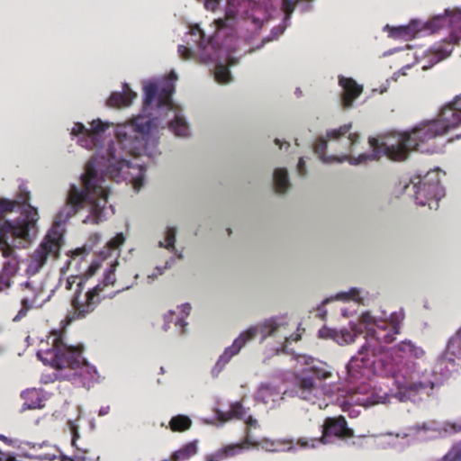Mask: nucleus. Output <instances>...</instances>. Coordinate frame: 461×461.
Returning a JSON list of instances; mask_svg holds the SVG:
<instances>
[{
	"label": "nucleus",
	"mask_w": 461,
	"mask_h": 461,
	"mask_svg": "<svg viewBox=\"0 0 461 461\" xmlns=\"http://www.w3.org/2000/svg\"><path fill=\"white\" fill-rule=\"evenodd\" d=\"M403 319L402 310L392 312L388 318L368 311L361 312L365 343L346 366L347 387L326 382L333 378L332 368L327 363L308 355L294 356V373L287 372L286 375H293L298 383V396L320 409L327 407L335 396L339 399L348 395L347 402L369 407L385 403L391 396L401 402L415 401L433 390L438 384L437 375L420 346L405 339L385 349L400 332Z\"/></svg>",
	"instance_id": "f257e3e1"
},
{
	"label": "nucleus",
	"mask_w": 461,
	"mask_h": 461,
	"mask_svg": "<svg viewBox=\"0 0 461 461\" xmlns=\"http://www.w3.org/2000/svg\"><path fill=\"white\" fill-rule=\"evenodd\" d=\"M177 76L171 71L167 78H153L143 82V109L140 114L114 124L95 118L86 123L76 122L69 128L71 140L82 149L93 152L86 166L92 176L104 174L115 182L131 184L135 192L145 185L146 168L134 164L130 158L158 154V140L152 133L168 127L177 137L186 138L191 129L181 107L172 100Z\"/></svg>",
	"instance_id": "f03ea898"
},
{
	"label": "nucleus",
	"mask_w": 461,
	"mask_h": 461,
	"mask_svg": "<svg viewBox=\"0 0 461 461\" xmlns=\"http://www.w3.org/2000/svg\"><path fill=\"white\" fill-rule=\"evenodd\" d=\"M92 167L86 166L81 176L82 188L72 185L67 203L59 211L54 226L49 230L37 249L30 255L25 273L32 276L40 272L49 258L58 257L63 244V231L60 224L65 223L78 210L86 209L87 216L83 220L86 224H99L113 213L112 205H108L109 186L102 177L91 175Z\"/></svg>",
	"instance_id": "7ed1b4c3"
},
{
	"label": "nucleus",
	"mask_w": 461,
	"mask_h": 461,
	"mask_svg": "<svg viewBox=\"0 0 461 461\" xmlns=\"http://www.w3.org/2000/svg\"><path fill=\"white\" fill-rule=\"evenodd\" d=\"M29 192L22 191L19 201L0 199V250L10 257L0 272V293L7 291L19 271V262L13 257V247H23L37 235L38 211L27 204Z\"/></svg>",
	"instance_id": "20e7f679"
},
{
	"label": "nucleus",
	"mask_w": 461,
	"mask_h": 461,
	"mask_svg": "<svg viewBox=\"0 0 461 461\" xmlns=\"http://www.w3.org/2000/svg\"><path fill=\"white\" fill-rule=\"evenodd\" d=\"M385 133L368 139L369 150H362L361 138L353 130L352 123H346L326 131L314 146V152L324 164H341L348 162L351 166L364 165L369 161L387 158V149L383 144Z\"/></svg>",
	"instance_id": "39448f33"
},
{
	"label": "nucleus",
	"mask_w": 461,
	"mask_h": 461,
	"mask_svg": "<svg viewBox=\"0 0 461 461\" xmlns=\"http://www.w3.org/2000/svg\"><path fill=\"white\" fill-rule=\"evenodd\" d=\"M242 0H227L224 18L214 21L216 32L205 41L204 32L198 24L189 27L187 35L190 41L198 44V56L201 62L207 63L216 60L214 77L220 84H228L231 81V75L228 65H234L235 59L230 57L232 46L230 42L232 37L229 34L232 31L237 18L240 16L239 7Z\"/></svg>",
	"instance_id": "423d86ee"
},
{
	"label": "nucleus",
	"mask_w": 461,
	"mask_h": 461,
	"mask_svg": "<svg viewBox=\"0 0 461 461\" xmlns=\"http://www.w3.org/2000/svg\"><path fill=\"white\" fill-rule=\"evenodd\" d=\"M51 348H41L37 357L45 365L57 370L56 378L67 379L85 387H91L100 381V375L94 366L82 357L81 350L65 344L61 334L52 332L47 339Z\"/></svg>",
	"instance_id": "0eeeda50"
},
{
	"label": "nucleus",
	"mask_w": 461,
	"mask_h": 461,
	"mask_svg": "<svg viewBox=\"0 0 461 461\" xmlns=\"http://www.w3.org/2000/svg\"><path fill=\"white\" fill-rule=\"evenodd\" d=\"M443 134H445L444 127L440 122L436 119L426 120L420 122L411 130L385 133L383 144L387 149V158L402 161L413 150L433 152L434 149L427 147V144Z\"/></svg>",
	"instance_id": "6e6552de"
},
{
	"label": "nucleus",
	"mask_w": 461,
	"mask_h": 461,
	"mask_svg": "<svg viewBox=\"0 0 461 461\" xmlns=\"http://www.w3.org/2000/svg\"><path fill=\"white\" fill-rule=\"evenodd\" d=\"M117 262L109 266L104 272L103 281L93 287H86L87 280L93 276L100 268L98 262H93L86 273V280L78 277H69L66 281V288L73 290L75 286L74 295L71 299L72 311L68 314V321L70 322L76 319H81L92 312L100 302L101 294L105 288L113 286L116 281L115 267Z\"/></svg>",
	"instance_id": "1a4fd4ad"
},
{
	"label": "nucleus",
	"mask_w": 461,
	"mask_h": 461,
	"mask_svg": "<svg viewBox=\"0 0 461 461\" xmlns=\"http://www.w3.org/2000/svg\"><path fill=\"white\" fill-rule=\"evenodd\" d=\"M442 29L448 31L449 40L452 42L461 40V9H447L444 14L436 15L425 23L412 20L407 25L397 27L386 25L384 27L390 38L399 41H410L417 36L434 33Z\"/></svg>",
	"instance_id": "9d476101"
},
{
	"label": "nucleus",
	"mask_w": 461,
	"mask_h": 461,
	"mask_svg": "<svg viewBox=\"0 0 461 461\" xmlns=\"http://www.w3.org/2000/svg\"><path fill=\"white\" fill-rule=\"evenodd\" d=\"M289 324L290 320L288 315L280 314L265 319L255 325L249 326L240 332L230 346L224 348L214 366L213 371L221 372L232 357L238 356L241 349L255 339L257 336H259L260 340L264 341L270 336H275L285 331Z\"/></svg>",
	"instance_id": "9b49d317"
},
{
	"label": "nucleus",
	"mask_w": 461,
	"mask_h": 461,
	"mask_svg": "<svg viewBox=\"0 0 461 461\" xmlns=\"http://www.w3.org/2000/svg\"><path fill=\"white\" fill-rule=\"evenodd\" d=\"M443 173L439 169L429 171L423 176L414 177L411 184L417 204L428 205L430 210H437L438 201L444 197L445 191L440 185Z\"/></svg>",
	"instance_id": "f8f14e48"
},
{
	"label": "nucleus",
	"mask_w": 461,
	"mask_h": 461,
	"mask_svg": "<svg viewBox=\"0 0 461 461\" xmlns=\"http://www.w3.org/2000/svg\"><path fill=\"white\" fill-rule=\"evenodd\" d=\"M217 417L223 421L229 420L230 419L242 420L249 427L246 432V436L242 440L235 443H229L221 447L227 458L237 456L243 451H247L251 448L252 436L250 434L249 429L257 428L258 420L249 413L248 410L243 408L240 402H235L231 405L230 411H218Z\"/></svg>",
	"instance_id": "ddd939ff"
},
{
	"label": "nucleus",
	"mask_w": 461,
	"mask_h": 461,
	"mask_svg": "<svg viewBox=\"0 0 461 461\" xmlns=\"http://www.w3.org/2000/svg\"><path fill=\"white\" fill-rule=\"evenodd\" d=\"M452 50L453 48L449 44L444 47L439 45L434 49L429 50L428 51H423L421 50H416L413 51L409 49L402 56L406 61H413L411 63H408L400 70L395 72L393 75L392 79L397 81L400 76L407 75L406 71L410 69L415 62H421L422 69H428L438 62L447 59L451 54Z\"/></svg>",
	"instance_id": "4468645a"
},
{
	"label": "nucleus",
	"mask_w": 461,
	"mask_h": 461,
	"mask_svg": "<svg viewBox=\"0 0 461 461\" xmlns=\"http://www.w3.org/2000/svg\"><path fill=\"white\" fill-rule=\"evenodd\" d=\"M441 435V429L433 425L421 424L410 427L404 433H384L375 435V444L382 448L395 447L399 438L428 440Z\"/></svg>",
	"instance_id": "2eb2a0df"
},
{
	"label": "nucleus",
	"mask_w": 461,
	"mask_h": 461,
	"mask_svg": "<svg viewBox=\"0 0 461 461\" xmlns=\"http://www.w3.org/2000/svg\"><path fill=\"white\" fill-rule=\"evenodd\" d=\"M22 287V309L14 317V321L20 320L27 311L41 307L50 297L41 285H34L33 282H26L21 285Z\"/></svg>",
	"instance_id": "dca6fc26"
},
{
	"label": "nucleus",
	"mask_w": 461,
	"mask_h": 461,
	"mask_svg": "<svg viewBox=\"0 0 461 461\" xmlns=\"http://www.w3.org/2000/svg\"><path fill=\"white\" fill-rule=\"evenodd\" d=\"M364 326L360 323V316L358 322L350 321L348 327H342L340 329H332L327 326L319 330L318 335L323 339H331L340 346H347L353 344L358 336L363 332ZM366 331V330H364Z\"/></svg>",
	"instance_id": "f3484780"
},
{
	"label": "nucleus",
	"mask_w": 461,
	"mask_h": 461,
	"mask_svg": "<svg viewBox=\"0 0 461 461\" xmlns=\"http://www.w3.org/2000/svg\"><path fill=\"white\" fill-rule=\"evenodd\" d=\"M323 445L333 442V439L349 438L353 435L352 430L348 428L344 418H328L326 419L321 432Z\"/></svg>",
	"instance_id": "a211bd4d"
},
{
	"label": "nucleus",
	"mask_w": 461,
	"mask_h": 461,
	"mask_svg": "<svg viewBox=\"0 0 461 461\" xmlns=\"http://www.w3.org/2000/svg\"><path fill=\"white\" fill-rule=\"evenodd\" d=\"M436 120L441 122L444 127V133L459 126L461 124V98L444 106Z\"/></svg>",
	"instance_id": "6ab92c4d"
},
{
	"label": "nucleus",
	"mask_w": 461,
	"mask_h": 461,
	"mask_svg": "<svg viewBox=\"0 0 461 461\" xmlns=\"http://www.w3.org/2000/svg\"><path fill=\"white\" fill-rule=\"evenodd\" d=\"M260 448L267 452H280V451H291L294 450V446L292 440L285 438H261L255 439L252 437L251 448Z\"/></svg>",
	"instance_id": "aec40b11"
},
{
	"label": "nucleus",
	"mask_w": 461,
	"mask_h": 461,
	"mask_svg": "<svg viewBox=\"0 0 461 461\" xmlns=\"http://www.w3.org/2000/svg\"><path fill=\"white\" fill-rule=\"evenodd\" d=\"M254 398L269 408L276 407L283 399L282 392L269 384H262L257 389Z\"/></svg>",
	"instance_id": "412c9836"
},
{
	"label": "nucleus",
	"mask_w": 461,
	"mask_h": 461,
	"mask_svg": "<svg viewBox=\"0 0 461 461\" xmlns=\"http://www.w3.org/2000/svg\"><path fill=\"white\" fill-rule=\"evenodd\" d=\"M366 297V292L359 287H350L348 290L340 291L335 294L330 295L323 300L324 304H328L332 302H354L356 303H363Z\"/></svg>",
	"instance_id": "4be33fe9"
},
{
	"label": "nucleus",
	"mask_w": 461,
	"mask_h": 461,
	"mask_svg": "<svg viewBox=\"0 0 461 461\" xmlns=\"http://www.w3.org/2000/svg\"><path fill=\"white\" fill-rule=\"evenodd\" d=\"M339 82L343 89V105L350 107L353 101L362 93L363 87L350 77H340Z\"/></svg>",
	"instance_id": "5701e85b"
},
{
	"label": "nucleus",
	"mask_w": 461,
	"mask_h": 461,
	"mask_svg": "<svg viewBox=\"0 0 461 461\" xmlns=\"http://www.w3.org/2000/svg\"><path fill=\"white\" fill-rule=\"evenodd\" d=\"M21 397L24 401L22 411L41 409L46 400L43 391L36 388L23 391Z\"/></svg>",
	"instance_id": "b1692460"
},
{
	"label": "nucleus",
	"mask_w": 461,
	"mask_h": 461,
	"mask_svg": "<svg viewBox=\"0 0 461 461\" xmlns=\"http://www.w3.org/2000/svg\"><path fill=\"white\" fill-rule=\"evenodd\" d=\"M299 1L300 0H281V7L279 9L274 10L273 15L276 17V19H281L282 21V23L278 25V32H276L275 29L273 30L275 37L280 35L286 28L288 20L294 11V5ZM269 16L271 17L272 14H269Z\"/></svg>",
	"instance_id": "393cba45"
},
{
	"label": "nucleus",
	"mask_w": 461,
	"mask_h": 461,
	"mask_svg": "<svg viewBox=\"0 0 461 461\" xmlns=\"http://www.w3.org/2000/svg\"><path fill=\"white\" fill-rule=\"evenodd\" d=\"M137 97V94L130 88L128 84H123L121 92L113 93L107 104L111 107H127L130 106L132 101Z\"/></svg>",
	"instance_id": "a878e982"
},
{
	"label": "nucleus",
	"mask_w": 461,
	"mask_h": 461,
	"mask_svg": "<svg viewBox=\"0 0 461 461\" xmlns=\"http://www.w3.org/2000/svg\"><path fill=\"white\" fill-rule=\"evenodd\" d=\"M459 357H461V338L455 334L448 340L442 358L448 362H454L456 358Z\"/></svg>",
	"instance_id": "bb28decb"
},
{
	"label": "nucleus",
	"mask_w": 461,
	"mask_h": 461,
	"mask_svg": "<svg viewBox=\"0 0 461 461\" xmlns=\"http://www.w3.org/2000/svg\"><path fill=\"white\" fill-rule=\"evenodd\" d=\"M198 441L193 440L186 443L181 448L175 451L171 456L173 461H185L197 453Z\"/></svg>",
	"instance_id": "cd10ccee"
},
{
	"label": "nucleus",
	"mask_w": 461,
	"mask_h": 461,
	"mask_svg": "<svg viewBox=\"0 0 461 461\" xmlns=\"http://www.w3.org/2000/svg\"><path fill=\"white\" fill-rule=\"evenodd\" d=\"M273 178L276 192L285 193L289 189L290 180L288 177L287 170L285 168H276L274 171Z\"/></svg>",
	"instance_id": "c85d7f7f"
},
{
	"label": "nucleus",
	"mask_w": 461,
	"mask_h": 461,
	"mask_svg": "<svg viewBox=\"0 0 461 461\" xmlns=\"http://www.w3.org/2000/svg\"><path fill=\"white\" fill-rule=\"evenodd\" d=\"M68 424L69 429L72 433V440H71L72 446L75 447L79 452L77 454H75L70 460L71 461H84L85 454L87 453V450L85 448L79 447L77 444V440L79 437L78 425L77 424V421H75V420H69Z\"/></svg>",
	"instance_id": "c756f323"
},
{
	"label": "nucleus",
	"mask_w": 461,
	"mask_h": 461,
	"mask_svg": "<svg viewBox=\"0 0 461 461\" xmlns=\"http://www.w3.org/2000/svg\"><path fill=\"white\" fill-rule=\"evenodd\" d=\"M176 235V230L175 228H173V227L167 228L166 230V233H165V238L163 240H160L158 242V246L160 248H165L166 249H167L171 253H174L179 258H181L182 255L180 253H178V251L176 250V249L175 247Z\"/></svg>",
	"instance_id": "7c9ffc66"
},
{
	"label": "nucleus",
	"mask_w": 461,
	"mask_h": 461,
	"mask_svg": "<svg viewBox=\"0 0 461 461\" xmlns=\"http://www.w3.org/2000/svg\"><path fill=\"white\" fill-rule=\"evenodd\" d=\"M38 458L41 461H63L60 451L54 447H50L49 450L47 452L40 454L38 456ZM5 461H23V460L18 459L15 456H13L11 455H5Z\"/></svg>",
	"instance_id": "2f4dec72"
},
{
	"label": "nucleus",
	"mask_w": 461,
	"mask_h": 461,
	"mask_svg": "<svg viewBox=\"0 0 461 461\" xmlns=\"http://www.w3.org/2000/svg\"><path fill=\"white\" fill-rule=\"evenodd\" d=\"M175 311L176 312V325L181 329V332H184V329L187 324L185 318L190 314L191 305L188 303H185L177 305Z\"/></svg>",
	"instance_id": "473e14b6"
},
{
	"label": "nucleus",
	"mask_w": 461,
	"mask_h": 461,
	"mask_svg": "<svg viewBox=\"0 0 461 461\" xmlns=\"http://www.w3.org/2000/svg\"><path fill=\"white\" fill-rule=\"evenodd\" d=\"M191 420L185 415H176L170 420L169 425L173 431H184L190 428Z\"/></svg>",
	"instance_id": "72a5a7b5"
},
{
	"label": "nucleus",
	"mask_w": 461,
	"mask_h": 461,
	"mask_svg": "<svg viewBox=\"0 0 461 461\" xmlns=\"http://www.w3.org/2000/svg\"><path fill=\"white\" fill-rule=\"evenodd\" d=\"M323 445L321 437L320 438H307L303 437L297 439L296 443L294 444V449L297 447L302 449H312L319 446Z\"/></svg>",
	"instance_id": "f704fd0d"
},
{
	"label": "nucleus",
	"mask_w": 461,
	"mask_h": 461,
	"mask_svg": "<svg viewBox=\"0 0 461 461\" xmlns=\"http://www.w3.org/2000/svg\"><path fill=\"white\" fill-rule=\"evenodd\" d=\"M267 14H268L267 7L253 4L250 16L255 24L260 26L267 20Z\"/></svg>",
	"instance_id": "c9c22d12"
},
{
	"label": "nucleus",
	"mask_w": 461,
	"mask_h": 461,
	"mask_svg": "<svg viewBox=\"0 0 461 461\" xmlns=\"http://www.w3.org/2000/svg\"><path fill=\"white\" fill-rule=\"evenodd\" d=\"M176 312L175 310H168L166 313H164L163 315V321H164V323H163V330L165 331L168 330V329L170 328V324L172 322H175L176 323Z\"/></svg>",
	"instance_id": "e433bc0d"
},
{
	"label": "nucleus",
	"mask_w": 461,
	"mask_h": 461,
	"mask_svg": "<svg viewBox=\"0 0 461 461\" xmlns=\"http://www.w3.org/2000/svg\"><path fill=\"white\" fill-rule=\"evenodd\" d=\"M125 240V236L120 232L117 233L112 240H110L107 245L109 249H118L124 243Z\"/></svg>",
	"instance_id": "4c0bfd02"
},
{
	"label": "nucleus",
	"mask_w": 461,
	"mask_h": 461,
	"mask_svg": "<svg viewBox=\"0 0 461 461\" xmlns=\"http://www.w3.org/2000/svg\"><path fill=\"white\" fill-rule=\"evenodd\" d=\"M225 459H227V457L221 447L205 456V461H222Z\"/></svg>",
	"instance_id": "58836bf2"
},
{
	"label": "nucleus",
	"mask_w": 461,
	"mask_h": 461,
	"mask_svg": "<svg viewBox=\"0 0 461 461\" xmlns=\"http://www.w3.org/2000/svg\"><path fill=\"white\" fill-rule=\"evenodd\" d=\"M443 461H461V449L454 447L444 457Z\"/></svg>",
	"instance_id": "ea45409f"
},
{
	"label": "nucleus",
	"mask_w": 461,
	"mask_h": 461,
	"mask_svg": "<svg viewBox=\"0 0 461 461\" xmlns=\"http://www.w3.org/2000/svg\"><path fill=\"white\" fill-rule=\"evenodd\" d=\"M172 264H173V259H171L170 261H167L166 263L165 267H156L155 272L148 276L147 278H148L149 282H152L158 276L162 275L164 273L165 269L170 267Z\"/></svg>",
	"instance_id": "a19ab883"
},
{
	"label": "nucleus",
	"mask_w": 461,
	"mask_h": 461,
	"mask_svg": "<svg viewBox=\"0 0 461 461\" xmlns=\"http://www.w3.org/2000/svg\"><path fill=\"white\" fill-rule=\"evenodd\" d=\"M283 337L285 339V345H283L282 350H284L287 347V345L290 344L292 341L299 340L301 338V335L299 333L293 332L289 335L284 334Z\"/></svg>",
	"instance_id": "79ce46f5"
},
{
	"label": "nucleus",
	"mask_w": 461,
	"mask_h": 461,
	"mask_svg": "<svg viewBox=\"0 0 461 461\" xmlns=\"http://www.w3.org/2000/svg\"><path fill=\"white\" fill-rule=\"evenodd\" d=\"M178 53L180 57L184 59H189L193 57V51L191 49L185 45H180L178 47Z\"/></svg>",
	"instance_id": "37998d69"
},
{
	"label": "nucleus",
	"mask_w": 461,
	"mask_h": 461,
	"mask_svg": "<svg viewBox=\"0 0 461 461\" xmlns=\"http://www.w3.org/2000/svg\"><path fill=\"white\" fill-rule=\"evenodd\" d=\"M325 305L326 304H324L323 301H322L321 303L317 307L318 316L320 318H321L322 320H325L326 315H327V311L325 309Z\"/></svg>",
	"instance_id": "c03bdc74"
},
{
	"label": "nucleus",
	"mask_w": 461,
	"mask_h": 461,
	"mask_svg": "<svg viewBox=\"0 0 461 461\" xmlns=\"http://www.w3.org/2000/svg\"><path fill=\"white\" fill-rule=\"evenodd\" d=\"M297 171L302 176L305 175V173H306L305 161L303 158H301L298 161Z\"/></svg>",
	"instance_id": "a18cd8bd"
},
{
	"label": "nucleus",
	"mask_w": 461,
	"mask_h": 461,
	"mask_svg": "<svg viewBox=\"0 0 461 461\" xmlns=\"http://www.w3.org/2000/svg\"><path fill=\"white\" fill-rule=\"evenodd\" d=\"M460 429V427H456L455 424L446 423L445 427L442 429L445 432H455L459 430Z\"/></svg>",
	"instance_id": "49530a36"
},
{
	"label": "nucleus",
	"mask_w": 461,
	"mask_h": 461,
	"mask_svg": "<svg viewBox=\"0 0 461 461\" xmlns=\"http://www.w3.org/2000/svg\"><path fill=\"white\" fill-rule=\"evenodd\" d=\"M340 313H341L342 317L348 318V317L354 315L355 311H349L348 308L343 307L340 309Z\"/></svg>",
	"instance_id": "de8ad7c7"
},
{
	"label": "nucleus",
	"mask_w": 461,
	"mask_h": 461,
	"mask_svg": "<svg viewBox=\"0 0 461 461\" xmlns=\"http://www.w3.org/2000/svg\"><path fill=\"white\" fill-rule=\"evenodd\" d=\"M108 412H109V406L102 407L99 410V415L100 416L106 415Z\"/></svg>",
	"instance_id": "09e8293b"
},
{
	"label": "nucleus",
	"mask_w": 461,
	"mask_h": 461,
	"mask_svg": "<svg viewBox=\"0 0 461 461\" xmlns=\"http://www.w3.org/2000/svg\"><path fill=\"white\" fill-rule=\"evenodd\" d=\"M133 285H134V284H131V285H127V286H125V287H122V288L119 289V290L117 291V293H118V292H121V291H123V290L130 289L131 287H132V286H133Z\"/></svg>",
	"instance_id": "8fccbe9b"
},
{
	"label": "nucleus",
	"mask_w": 461,
	"mask_h": 461,
	"mask_svg": "<svg viewBox=\"0 0 461 461\" xmlns=\"http://www.w3.org/2000/svg\"><path fill=\"white\" fill-rule=\"evenodd\" d=\"M0 439L6 442V443H9L10 440L4 435H0Z\"/></svg>",
	"instance_id": "3c124183"
},
{
	"label": "nucleus",
	"mask_w": 461,
	"mask_h": 461,
	"mask_svg": "<svg viewBox=\"0 0 461 461\" xmlns=\"http://www.w3.org/2000/svg\"><path fill=\"white\" fill-rule=\"evenodd\" d=\"M5 455L4 452L0 450V461H5Z\"/></svg>",
	"instance_id": "603ef678"
},
{
	"label": "nucleus",
	"mask_w": 461,
	"mask_h": 461,
	"mask_svg": "<svg viewBox=\"0 0 461 461\" xmlns=\"http://www.w3.org/2000/svg\"><path fill=\"white\" fill-rule=\"evenodd\" d=\"M275 142H276V145H278L280 148H282V144H281L280 140L276 139Z\"/></svg>",
	"instance_id": "864d4df0"
},
{
	"label": "nucleus",
	"mask_w": 461,
	"mask_h": 461,
	"mask_svg": "<svg viewBox=\"0 0 461 461\" xmlns=\"http://www.w3.org/2000/svg\"><path fill=\"white\" fill-rule=\"evenodd\" d=\"M456 334H457L461 338V328L457 330Z\"/></svg>",
	"instance_id": "5fc2aeb1"
},
{
	"label": "nucleus",
	"mask_w": 461,
	"mask_h": 461,
	"mask_svg": "<svg viewBox=\"0 0 461 461\" xmlns=\"http://www.w3.org/2000/svg\"><path fill=\"white\" fill-rule=\"evenodd\" d=\"M135 280L139 278V275L136 274L135 276H134Z\"/></svg>",
	"instance_id": "6e6d98bb"
},
{
	"label": "nucleus",
	"mask_w": 461,
	"mask_h": 461,
	"mask_svg": "<svg viewBox=\"0 0 461 461\" xmlns=\"http://www.w3.org/2000/svg\"><path fill=\"white\" fill-rule=\"evenodd\" d=\"M384 91H386V87H384V89L381 90V93H384Z\"/></svg>",
	"instance_id": "4d7b16f0"
},
{
	"label": "nucleus",
	"mask_w": 461,
	"mask_h": 461,
	"mask_svg": "<svg viewBox=\"0 0 461 461\" xmlns=\"http://www.w3.org/2000/svg\"><path fill=\"white\" fill-rule=\"evenodd\" d=\"M97 461H101L99 457L97 458Z\"/></svg>",
	"instance_id": "13d9d810"
},
{
	"label": "nucleus",
	"mask_w": 461,
	"mask_h": 461,
	"mask_svg": "<svg viewBox=\"0 0 461 461\" xmlns=\"http://www.w3.org/2000/svg\"><path fill=\"white\" fill-rule=\"evenodd\" d=\"M164 461H167V460H164Z\"/></svg>",
	"instance_id": "bf43d9fd"
}]
</instances>
